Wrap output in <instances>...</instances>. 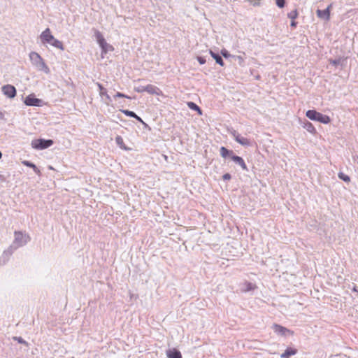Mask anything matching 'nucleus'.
<instances>
[{
    "label": "nucleus",
    "instance_id": "obj_21",
    "mask_svg": "<svg viewBox=\"0 0 358 358\" xmlns=\"http://www.w3.org/2000/svg\"><path fill=\"white\" fill-rule=\"evenodd\" d=\"M115 142L121 149L124 150H129V148L125 145L123 138L120 136L115 137Z\"/></svg>",
    "mask_w": 358,
    "mask_h": 358
},
{
    "label": "nucleus",
    "instance_id": "obj_12",
    "mask_svg": "<svg viewBox=\"0 0 358 358\" xmlns=\"http://www.w3.org/2000/svg\"><path fill=\"white\" fill-rule=\"evenodd\" d=\"M231 159L238 165H239L243 170H248L247 166L243 160V159L239 156L233 155L231 156Z\"/></svg>",
    "mask_w": 358,
    "mask_h": 358
},
{
    "label": "nucleus",
    "instance_id": "obj_44",
    "mask_svg": "<svg viewBox=\"0 0 358 358\" xmlns=\"http://www.w3.org/2000/svg\"><path fill=\"white\" fill-rule=\"evenodd\" d=\"M2 157V153L0 152V159Z\"/></svg>",
    "mask_w": 358,
    "mask_h": 358
},
{
    "label": "nucleus",
    "instance_id": "obj_1",
    "mask_svg": "<svg viewBox=\"0 0 358 358\" xmlns=\"http://www.w3.org/2000/svg\"><path fill=\"white\" fill-rule=\"evenodd\" d=\"M29 241V236L22 231H15V239L13 245H11L6 250L3 252L0 259V264H6L12 255L13 252L20 247L23 246Z\"/></svg>",
    "mask_w": 358,
    "mask_h": 358
},
{
    "label": "nucleus",
    "instance_id": "obj_4",
    "mask_svg": "<svg viewBox=\"0 0 358 358\" xmlns=\"http://www.w3.org/2000/svg\"><path fill=\"white\" fill-rule=\"evenodd\" d=\"M94 33L96 41L101 48L102 57H103V55L108 53V52L113 51V47L106 42L103 36L99 30H94Z\"/></svg>",
    "mask_w": 358,
    "mask_h": 358
},
{
    "label": "nucleus",
    "instance_id": "obj_24",
    "mask_svg": "<svg viewBox=\"0 0 358 358\" xmlns=\"http://www.w3.org/2000/svg\"><path fill=\"white\" fill-rule=\"evenodd\" d=\"M232 58L237 60L240 66H243L245 63V58L243 55H233Z\"/></svg>",
    "mask_w": 358,
    "mask_h": 358
},
{
    "label": "nucleus",
    "instance_id": "obj_38",
    "mask_svg": "<svg viewBox=\"0 0 358 358\" xmlns=\"http://www.w3.org/2000/svg\"><path fill=\"white\" fill-rule=\"evenodd\" d=\"M291 27H296V22L294 21V20H292V22H291Z\"/></svg>",
    "mask_w": 358,
    "mask_h": 358
},
{
    "label": "nucleus",
    "instance_id": "obj_3",
    "mask_svg": "<svg viewBox=\"0 0 358 358\" xmlns=\"http://www.w3.org/2000/svg\"><path fill=\"white\" fill-rule=\"evenodd\" d=\"M29 58L31 64L39 71H42L45 74L50 73V68L46 64L45 60L36 52L31 51L29 54Z\"/></svg>",
    "mask_w": 358,
    "mask_h": 358
},
{
    "label": "nucleus",
    "instance_id": "obj_30",
    "mask_svg": "<svg viewBox=\"0 0 358 358\" xmlns=\"http://www.w3.org/2000/svg\"><path fill=\"white\" fill-rule=\"evenodd\" d=\"M114 98H127V99H131L129 96L122 94L121 92H117L116 94L114 96Z\"/></svg>",
    "mask_w": 358,
    "mask_h": 358
},
{
    "label": "nucleus",
    "instance_id": "obj_37",
    "mask_svg": "<svg viewBox=\"0 0 358 358\" xmlns=\"http://www.w3.org/2000/svg\"><path fill=\"white\" fill-rule=\"evenodd\" d=\"M331 64H332L333 65H337L339 63V61L338 60H331L330 61Z\"/></svg>",
    "mask_w": 358,
    "mask_h": 358
},
{
    "label": "nucleus",
    "instance_id": "obj_28",
    "mask_svg": "<svg viewBox=\"0 0 358 358\" xmlns=\"http://www.w3.org/2000/svg\"><path fill=\"white\" fill-rule=\"evenodd\" d=\"M221 52V55H222L224 58H226V59L229 58V57H232V56H233V55H231V54L228 52V50H227L226 49H222V50H221V52Z\"/></svg>",
    "mask_w": 358,
    "mask_h": 358
},
{
    "label": "nucleus",
    "instance_id": "obj_42",
    "mask_svg": "<svg viewBox=\"0 0 358 358\" xmlns=\"http://www.w3.org/2000/svg\"><path fill=\"white\" fill-rule=\"evenodd\" d=\"M352 291L353 292H358V290L357 289V286H354L353 288H352Z\"/></svg>",
    "mask_w": 358,
    "mask_h": 358
},
{
    "label": "nucleus",
    "instance_id": "obj_2",
    "mask_svg": "<svg viewBox=\"0 0 358 358\" xmlns=\"http://www.w3.org/2000/svg\"><path fill=\"white\" fill-rule=\"evenodd\" d=\"M38 39L40 40L42 45L47 46L50 45L55 48H57L60 50H64V47L62 41L57 39L51 32L50 28H46L43 30L38 36Z\"/></svg>",
    "mask_w": 358,
    "mask_h": 358
},
{
    "label": "nucleus",
    "instance_id": "obj_40",
    "mask_svg": "<svg viewBox=\"0 0 358 358\" xmlns=\"http://www.w3.org/2000/svg\"><path fill=\"white\" fill-rule=\"evenodd\" d=\"M4 118V114L1 111H0V120H2Z\"/></svg>",
    "mask_w": 358,
    "mask_h": 358
},
{
    "label": "nucleus",
    "instance_id": "obj_6",
    "mask_svg": "<svg viewBox=\"0 0 358 358\" xmlns=\"http://www.w3.org/2000/svg\"><path fill=\"white\" fill-rule=\"evenodd\" d=\"M53 144L52 140L35 139L31 141V145L34 149L43 150Z\"/></svg>",
    "mask_w": 358,
    "mask_h": 358
},
{
    "label": "nucleus",
    "instance_id": "obj_19",
    "mask_svg": "<svg viewBox=\"0 0 358 358\" xmlns=\"http://www.w3.org/2000/svg\"><path fill=\"white\" fill-rule=\"evenodd\" d=\"M22 164L26 166L31 168L37 175L40 176L41 174V171L32 162L27 160H24L22 162Z\"/></svg>",
    "mask_w": 358,
    "mask_h": 358
},
{
    "label": "nucleus",
    "instance_id": "obj_17",
    "mask_svg": "<svg viewBox=\"0 0 358 358\" xmlns=\"http://www.w3.org/2000/svg\"><path fill=\"white\" fill-rule=\"evenodd\" d=\"M303 127L311 134H315L317 133L315 126L308 121H306L303 123Z\"/></svg>",
    "mask_w": 358,
    "mask_h": 358
},
{
    "label": "nucleus",
    "instance_id": "obj_34",
    "mask_svg": "<svg viewBox=\"0 0 358 358\" xmlns=\"http://www.w3.org/2000/svg\"><path fill=\"white\" fill-rule=\"evenodd\" d=\"M197 60L199 62L200 64H204L206 62V59L202 57H198Z\"/></svg>",
    "mask_w": 358,
    "mask_h": 358
},
{
    "label": "nucleus",
    "instance_id": "obj_15",
    "mask_svg": "<svg viewBox=\"0 0 358 358\" xmlns=\"http://www.w3.org/2000/svg\"><path fill=\"white\" fill-rule=\"evenodd\" d=\"M297 353V350L287 348L285 351L281 354V358H289L291 356L295 355Z\"/></svg>",
    "mask_w": 358,
    "mask_h": 358
},
{
    "label": "nucleus",
    "instance_id": "obj_29",
    "mask_svg": "<svg viewBox=\"0 0 358 358\" xmlns=\"http://www.w3.org/2000/svg\"><path fill=\"white\" fill-rule=\"evenodd\" d=\"M134 91L138 93L146 92L145 86H138L134 87Z\"/></svg>",
    "mask_w": 358,
    "mask_h": 358
},
{
    "label": "nucleus",
    "instance_id": "obj_39",
    "mask_svg": "<svg viewBox=\"0 0 358 358\" xmlns=\"http://www.w3.org/2000/svg\"><path fill=\"white\" fill-rule=\"evenodd\" d=\"M134 118H136L137 120H138L141 123L145 124V122L143 121V120L140 117H138L137 115H136V117H134Z\"/></svg>",
    "mask_w": 358,
    "mask_h": 358
},
{
    "label": "nucleus",
    "instance_id": "obj_11",
    "mask_svg": "<svg viewBox=\"0 0 358 358\" xmlns=\"http://www.w3.org/2000/svg\"><path fill=\"white\" fill-rule=\"evenodd\" d=\"M145 90L146 92H148L150 94L152 95H156V96H163L162 91L157 86L154 85H145Z\"/></svg>",
    "mask_w": 358,
    "mask_h": 358
},
{
    "label": "nucleus",
    "instance_id": "obj_7",
    "mask_svg": "<svg viewBox=\"0 0 358 358\" xmlns=\"http://www.w3.org/2000/svg\"><path fill=\"white\" fill-rule=\"evenodd\" d=\"M272 329L275 334L281 336H287V335H293V331L280 324H274Z\"/></svg>",
    "mask_w": 358,
    "mask_h": 358
},
{
    "label": "nucleus",
    "instance_id": "obj_26",
    "mask_svg": "<svg viewBox=\"0 0 358 358\" xmlns=\"http://www.w3.org/2000/svg\"><path fill=\"white\" fill-rule=\"evenodd\" d=\"M287 16L291 20H295L298 16V12L296 9L293 10L287 14Z\"/></svg>",
    "mask_w": 358,
    "mask_h": 358
},
{
    "label": "nucleus",
    "instance_id": "obj_10",
    "mask_svg": "<svg viewBox=\"0 0 358 358\" xmlns=\"http://www.w3.org/2000/svg\"><path fill=\"white\" fill-rule=\"evenodd\" d=\"M41 100L35 97L34 95L30 94L25 98L24 103L27 106H41Z\"/></svg>",
    "mask_w": 358,
    "mask_h": 358
},
{
    "label": "nucleus",
    "instance_id": "obj_43",
    "mask_svg": "<svg viewBox=\"0 0 358 358\" xmlns=\"http://www.w3.org/2000/svg\"><path fill=\"white\" fill-rule=\"evenodd\" d=\"M235 228L236 229L237 231H239V228L238 227V225H234Z\"/></svg>",
    "mask_w": 358,
    "mask_h": 358
},
{
    "label": "nucleus",
    "instance_id": "obj_20",
    "mask_svg": "<svg viewBox=\"0 0 358 358\" xmlns=\"http://www.w3.org/2000/svg\"><path fill=\"white\" fill-rule=\"evenodd\" d=\"M210 55L216 61V63L220 64L221 66H224V62H223L222 57L219 55L215 53L212 50H210Z\"/></svg>",
    "mask_w": 358,
    "mask_h": 358
},
{
    "label": "nucleus",
    "instance_id": "obj_32",
    "mask_svg": "<svg viewBox=\"0 0 358 358\" xmlns=\"http://www.w3.org/2000/svg\"><path fill=\"white\" fill-rule=\"evenodd\" d=\"M275 3L279 8H282L285 6V0H275Z\"/></svg>",
    "mask_w": 358,
    "mask_h": 358
},
{
    "label": "nucleus",
    "instance_id": "obj_5",
    "mask_svg": "<svg viewBox=\"0 0 358 358\" xmlns=\"http://www.w3.org/2000/svg\"><path fill=\"white\" fill-rule=\"evenodd\" d=\"M306 116L313 121H317L322 124H329L331 122V118L327 115H324L315 110H308L306 113Z\"/></svg>",
    "mask_w": 358,
    "mask_h": 358
},
{
    "label": "nucleus",
    "instance_id": "obj_31",
    "mask_svg": "<svg viewBox=\"0 0 358 358\" xmlns=\"http://www.w3.org/2000/svg\"><path fill=\"white\" fill-rule=\"evenodd\" d=\"M254 6H259L262 0H246Z\"/></svg>",
    "mask_w": 358,
    "mask_h": 358
},
{
    "label": "nucleus",
    "instance_id": "obj_14",
    "mask_svg": "<svg viewBox=\"0 0 358 358\" xmlns=\"http://www.w3.org/2000/svg\"><path fill=\"white\" fill-rule=\"evenodd\" d=\"M99 94L101 98V101L106 105L109 106L110 102L112 101V99H111V97L108 95L106 89L104 91L99 92Z\"/></svg>",
    "mask_w": 358,
    "mask_h": 358
},
{
    "label": "nucleus",
    "instance_id": "obj_16",
    "mask_svg": "<svg viewBox=\"0 0 358 358\" xmlns=\"http://www.w3.org/2000/svg\"><path fill=\"white\" fill-rule=\"evenodd\" d=\"M166 356L168 358H182L180 352L176 349L167 350Z\"/></svg>",
    "mask_w": 358,
    "mask_h": 358
},
{
    "label": "nucleus",
    "instance_id": "obj_33",
    "mask_svg": "<svg viewBox=\"0 0 358 358\" xmlns=\"http://www.w3.org/2000/svg\"><path fill=\"white\" fill-rule=\"evenodd\" d=\"M14 339L17 341V342L20 343L27 344V343L22 337H15Z\"/></svg>",
    "mask_w": 358,
    "mask_h": 358
},
{
    "label": "nucleus",
    "instance_id": "obj_25",
    "mask_svg": "<svg viewBox=\"0 0 358 358\" xmlns=\"http://www.w3.org/2000/svg\"><path fill=\"white\" fill-rule=\"evenodd\" d=\"M338 176L339 179H341L346 182H350V178L348 175H345L343 172H339L338 174Z\"/></svg>",
    "mask_w": 358,
    "mask_h": 358
},
{
    "label": "nucleus",
    "instance_id": "obj_36",
    "mask_svg": "<svg viewBox=\"0 0 358 358\" xmlns=\"http://www.w3.org/2000/svg\"><path fill=\"white\" fill-rule=\"evenodd\" d=\"M224 180H228L231 179V175L229 173H225L222 176Z\"/></svg>",
    "mask_w": 358,
    "mask_h": 358
},
{
    "label": "nucleus",
    "instance_id": "obj_27",
    "mask_svg": "<svg viewBox=\"0 0 358 358\" xmlns=\"http://www.w3.org/2000/svg\"><path fill=\"white\" fill-rule=\"evenodd\" d=\"M121 112L128 117H136V114L135 113H134L133 111H130L128 110H121Z\"/></svg>",
    "mask_w": 358,
    "mask_h": 358
},
{
    "label": "nucleus",
    "instance_id": "obj_9",
    "mask_svg": "<svg viewBox=\"0 0 358 358\" xmlns=\"http://www.w3.org/2000/svg\"><path fill=\"white\" fill-rule=\"evenodd\" d=\"M1 90L3 94L8 98L13 99L16 96V89L11 85H3Z\"/></svg>",
    "mask_w": 358,
    "mask_h": 358
},
{
    "label": "nucleus",
    "instance_id": "obj_35",
    "mask_svg": "<svg viewBox=\"0 0 358 358\" xmlns=\"http://www.w3.org/2000/svg\"><path fill=\"white\" fill-rule=\"evenodd\" d=\"M96 85L99 88V92H101L103 91H104L106 90V88H104L101 84H100L99 83H96Z\"/></svg>",
    "mask_w": 358,
    "mask_h": 358
},
{
    "label": "nucleus",
    "instance_id": "obj_22",
    "mask_svg": "<svg viewBox=\"0 0 358 358\" xmlns=\"http://www.w3.org/2000/svg\"><path fill=\"white\" fill-rule=\"evenodd\" d=\"M220 155L222 157L226 158L227 157H231L233 156V151L227 150L224 147L220 148Z\"/></svg>",
    "mask_w": 358,
    "mask_h": 358
},
{
    "label": "nucleus",
    "instance_id": "obj_23",
    "mask_svg": "<svg viewBox=\"0 0 358 358\" xmlns=\"http://www.w3.org/2000/svg\"><path fill=\"white\" fill-rule=\"evenodd\" d=\"M187 106L190 109H192L193 110H196L199 113V115H201L202 113H201L200 108L194 102H191V101L187 102Z\"/></svg>",
    "mask_w": 358,
    "mask_h": 358
},
{
    "label": "nucleus",
    "instance_id": "obj_41",
    "mask_svg": "<svg viewBox=\"0 0 358 358\" xmlns=\"http://www.w3.org/2000/svg\"><path fill=\"white\" fill-rule=\"evenodd\" d=\"M332 8V4L328 6V7L325 10H329V13L331 12V8Z\"/></svg>",
    "mask_w": 358,
    "mask_h": 358
},
{
    "label": "nucleus",
    "instance_id": "obj_8",
    "mask_svg": "<svg viewBox=\"0 0 358 358\" xmlns=\"http://www.w3.org/2000/svg\"><path fill=\"white\" fill-rule=\"evenodd\" d=\"M231 134L233 136L236 141L240 143L241 145L244 146L251 145V141L248 138L241 136V134H239L236 131H231Z\"/></svg>",
    "mask_w": 358,
    "mask_h": 358
},
{
    "label": "nucleus",
    "instance_id": "obj_13",
    "mask_svg": "<svg viewBox=\"0 0 358 358\" xmlns=\"http://www.w3.org/2000/svg\"><path fill=\"white\" fill-rule=\"evenodd\" d=\"M317 15L318 17L329 21L330 19V13L329 10H317Z\"/></svg>",
    "mask_w": 358,
    "mask_h": 358
},
{
    "label": "nucleus",
    "instance_id": "obj_45",
    "mask_svg": "<svg viewBox=\"0 0 358 358\" xmlns=\"http://www.w3.org/2000/svg\"><path fill=\"white\" fill-rule=\"evenodd\" d=\"M357 292H358V291H357Z\"/></svg>",
    "mask_w": 358,
    "mask_h": 358
},
{
    "label": "nucleus",
    "instance_id": "obj_18",
    "mask_svg": "<svg viewBox=\"0 0 358 358\" xmlns=\"http://www.w3.org/2000/svg\"><path fill=\"white\" fill-rule=\"evenodd\" d=\"M242 288H241V290L243 292H250V291H252V290H254L257 288V286L252 283V282H247L245 281L243 285H242Z\"/></svg>",
    "mask_w": 358,
    "mask_h": 358
}]
</instances>
